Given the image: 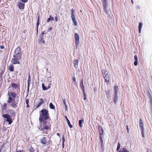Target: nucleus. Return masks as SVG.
<instances>
[{"label": "nucleus", "mask_w": 152, "mask_h": 152, "mask_svg": "<svg viewBox=\"0 0 152 152\" xmlns=\"http://www.w3.org/2000/svg\"><path fill=\"white\" fill-rule=\"evenodd\" d=\"M46 33L45 31H43L42 32L41 34H40V36H43V35Z\"/></svg>", "instance_id": "nucleus-40"}, {"label": "nucleus", "mask_w": 152, "mask_h": 152, "mask_svg": "<svg viewBox=\"0 0 152 152\" xmlns=\"http://www.w3.org/2000/svg\"><path fill=\"white\" fill-rule=\"evenodd\" d=\"M117 94H115L114 96V97L113 100L115 103H116L118 100V98L117 95Z\"/></svg>", "instance_id": "nucleus-21"}, {"label": "nucleus", "mask_w": 152, "mask_h": 152, "mask_svg": "<svg viewBox=\"0 0 152 152\" xmlns=\"http://www.w3.org/2000/svg\"><path fill=\"white\" fill-rule=\"evenodd\" d=\"M9 69L11 71H13L14 69V66L13 65H10L9 67Z\"/></svg>", "instance_id": "nucleus-29"}, {"label": "nucleus", "mask_w": 152, "mask_h": 152, "mask_svg": "<svg viewBox=\"0 0 152 152\" xmlns=\"http://www.w3.org/2000/svg\"><path fill=\"white\" fill-rule=\"evenodd\" d=\"M11 115H13L15 114V112H14V111H12V112L10 113Z\"/></svg>", "instance_id": "nucleus-45"}, {"label": "nucleus", "mask_w": 152, "mask_h": 152, "mask_svg": "<svg viewBox=\"0 0 152 152\" xmlns=\"http://www.w3.org/2000/svg\"><path fill=\"white\" fill-rule=\"evenodd\" d=\"M131 1L132 2V4H134V2H133V0H131Z\"/></svg>", "instance_id": "nucleus-61"}, {"label": "nucleus", "mask_w": 152, "mask_h": 152, "mask_svg": "<svg viewBox=\"0 0 152 152\" xmlns=\"http://www.w3.org/2000/svg\"><path fill=\"white\" fill-rule=\"evenodd\" d=\"M71 17H72L75 16V14H74V9H72L71 10Z\"/></svg>", "instance_id": "nucleus-31"}, {"label": "nucleus", "mask_w": 152, "mask_h": 152, "mask_svg": "<svg viewBox=\"0 0 152 152\" xmlns=\"http://www.w3.org/2000/svg\"><path fill=\"white\" fill-rule=\"evenodd\" d=\"M73 63L74 64V67L77 68L78 67V59H75L74 60Z\"/></svg>", "instance_id": "nucleus-16"}, {"label": "nucleus", "mask_w": 152, "mask_h": 152, "mask_svg": "<svg viewBox=\"0 0 152 152\" xmlns=\"http://www.w3.org/2000/svg\"><path fill=\"white\" fill-rule=\"evenodd\" d=\"M83 97L84 98V99L85 100H86L87 98H86V93H85V92H83Z\"/></svg>", "instance_id": "nucleus-38"}, {"label": "nucleus", "mask_w": 152, "mask_h": 152, "mask_svg": "<svg viewBox=\"0 0 152 152\" xmlns=\"http://www.w3.org/2000/svg\"><path fill=\"white\" fill-rule=\"evenodd\" d=\"M42 89L43 90H46L48 89V88H47L45 86V84L44 83H42Z\"/></svg>", "instance_id": "nucleus-32"}, {"label": "nucleus", "mask_w": 152, "mask_h": 152, "mask_svg": "<svg viewBox=\"0 0 152 152\" xmlns=\"http://www.w3.org/2000/svg\"><path fill=\"white\" fill-rule=\"evenodd\" d=\"M2 117L3 118H5L6 120L4 119L5 120L8 122L9 124H10L12 122V118L11 116L8 114H3Z\"/></svg>", "instance_id": "nucleus-6"}, {"label": "nucleus", "mask_w": 152, "mask_h": 152, "mask_svg": "<svg viewBox=\"0 0 152 152\" xmlns=\"http://www.w3.org/2000/svg\"><path fill=\"white\" fill-rule=\"evenodd\" d=\"M38 41L39 43H44L45 41L43 38V36H40Z\"/></svg>", "instance_id": "nucleus-13"}, {"label": "nucleus", "mask_w": 152, "mask_h": 152, "mask_svg": "<svg viewBox=\"0 0 152 152\" xmlns=\"http://www.w3.org/2000/svg\"><path fill=\"white\" fill-rule=\"evenodd\" d=\"M31 81V79H28L27 83H28V86H27V88L28 89H29V86H30V82Z\"/></svg>", "instance_id": "nucleus-33"}, {"label": "nucleus", "mask_w": 152, "mask_h": 152, "mask_svg": "<svg viewBox=\"0 0 152 152\" xmlns=\"http://www.w3.org/2000/svg\"><path fill=\"white\" fill-rule=\"evenodd\" d=\"M134 58L135 60L134 62V64L135 66H137L138 64L137 56V55H135L134 56Z\"/></svg>", "instance_id": "nucleus-18"}, {"label": "nucleus", "mask_w": 152, "mask_h": 152, "mask_svg": "<svg viewBox=\"0 0 152 152\" xmlns=\"http://www.w3.org/2000/svg\"><path fill=\"white\" fill-rule=\"evenodd\" d=\"M65 118L66 119V121H67V123H68V124L69 125V127L70 128H71L72 127V125L71 124L70 122V121H69V120H68V118H67V117L66 116H65Z\"/></svg>", "instance_id": "nucleus-24"}, {"label": "nucleus", "mask_w": 152, "mask_h": 152, "mask_svg": "<svg viewBox=\"0 0 152 152\" xmlns=\"http://www.w3.org/2000/svg\"><path fill=\"white\" fill-rule=\"evenodd\" d=\"M99 138H100V142H102V145L103 141H102V136H100Z\"/></svg>", "instance_id": "nucleus-42"}, {"label": "nucleus", "mask_w": 152, "mask_h": 152, "mask_svg": "<svg viewBox=\"0 0 152 152\" xmlns=\"http://www.w3.org/2000/svg\"><path fill=\"white\" fill-rule=\"evenodd\" d=\"M105 13V15L107 16V18H111V17L109 13L110 12V11H106L104 12Z\"/></svg>", "instance_id": "nucleus-23"}, {"label": "nucleus", "mask_w": 152, "mask_h": 152, "mask_svg": "<svg viewBox=\"0 0 152 152\" xmlns=\"http://www.w3.org/2000/svg\"><path fill=\"white\" fill-rule=\"evenodd\" d=\"M120 146H121L119 142H118V144L117 147V151H118L119 150Z\"/></svg>", "instance_id": "nucleus-35"}, {"label": "nucleus", "mask_w": 152, "mask_h": 152, "mask_svg": "<svg viewBox=\"0 0 152 152\" xmlns=\"http://www.w3.org/2000/svg\"><path fill=\"white\" fill-rule=\"evenodd\" d=\"M100 136H102L103 133V130L101 126H99L98 127Z\"/></svg>", "instance_id": "nucleus-17"}, {"label": "nucleus", "mask_w": 152, "mask_h": 152, "mask_svg": "<svg viewBox=\"0 0 152 152\" xmlns=\"http://www.w3.org/2000/svg\"><path fill=\"white\" fill-rule=\"evenodd\" d=\"M50 118L48 111L46 109L42 110L39 113V129L44 134H48L51 130V124L49 123L47 124V120Z\"/></svg>", "instance_id": "nucleus-1"}, {"label": "nucleus", "mask_w": 152, "mask_h": 152, "mask_svg": "<svg viewBox=\"0 0 152 152\" xmlns=\"http://www.w3.org/2000/svg\"><path fill=\"white\" fill-rule=\"evenodd\" d=\"M103 7V9L104 12L106 11H110V9L108 8V7H107V6H106Z\"/></svg>", "instance_id": "nucleus-27"}, {"label": "nucleus", "mask_w": 152, "mask_h": 152, "mask_svg": "<svg viewBox=\"0 0 152 152\" xmlns=\"http://www.w3.org/2000/svg\"><path fill=\"white\" fill-rule=\"evenodd\" d=\"M5 70V69H3V70H1L0 72V82H3V75L4 74Z\"/></svg>", "instance_id": "nucleus-14"}, {"label": "nucleus", "mask_w": 152, "mask_h": 152, "mask_svg": "<svg viewBox=\"0 0 152 152\" xmlns=\"http://www.w3.org/2000/svg\"><path fill=\"white\" fill-rule=\"evenodd\" d=\"M53 28L52 27H50L48 28V32L49 31H51L52 30Z\"/></svg>", "instance_id": "nucleus-51"}, {"label": "nucleus", "mask_w": 152, "mask_h": 152, "mask_svg": "<svg viewBox=\"0 0 152 152\" xmlns=\"http://www.w3.org/2000/svg\"><path fill=\"white\" fill-rule=\"evenodd\" d=\"M62 138V143H64V142H65V138L64 137V135L63 136Z\"/></svg>", "instance_id": "nucleus-43"}, {"label": "nucleus", "mask_w": 152, "mask_h": 152, "mask_svg": "<svg viewBox=\"0 0 152 152\" xmlns=\"http://www.w3.org/2000/svg\"><path fill=\"white\" fill-rule=\"evenodd\" d=\"M102 73L105 80V82L108 83L109 82V76L107 71L105 69L102 70Z\"/></svg>", "instance_id": "nucleus-5"}, {"label": "nucleus", "mask_w": 152, "mask_h": 152, "mask_svg": "<svg viewBox=\"0 0 152 152\" xmlns=\"http://www.w3.org/2000/svg\"><path fill=\"white\" fill-rule=\"evenodd\" d=\"M84 122V120L83 119H82V120H80L79 121V126L80 128H82L83 127V125L82 124Z\"/></svg>", "instance_id": "nucleus-22"}, {"label": "nucleus", "mask_w": 152, "mask_h": 152, "mask_svg": "<svg viewBox=\"0 0 152 152\" xmlns=\"http://www.w3.org/2000/svg\"><path fill=\"white\" fill-rule=\"evenodd\" d=\"M39 23V15L38 16V18L36 23V28L37 29H38V26Z\"/></svg>", "instance_id": "nucleus-25"}, {"label": "nucleus", "mask_w": 152, "mask_h": 152, "mask_svg": "<svg viewBox=\"0 0 152 152\" xmlns=\"http://www.w3.org/2000/svg\"><path fill=\"white\" fill-rule=\"evenodd\" d=\"M38 33V29H37V34Z\"/></svg>", "instance_id": "nucleus-62"}, {"label": "nucleus", "mask_w": 152, "mask_h": 152, "mask_svg": "<svg viewBox=\"0 0 152 152\" xmlns=\"http://www.w3.org/2000/svg\"><path fill=\"white\" fill-rule=\"evenodd\" d=\"M126 129V130L127 131V133H129V128H128V126H127Z\"/></svg>", "instance_id": "nucleus-50"}, {"label": "nucleus", "mask_w": 152, "mask_h": 152, "mask_svg": "<svg viewBox=\"0 0 152 152\" xmlns=\"http://www.w3.org/2000/svg\"><path fill=\"white\" fill-rule=\"evenodd\" d=\"M102 1L103 7L107 6V0H102Z\"/></svg>", "instance_id": "nucleus-26"}, {"label": "nucleus", "mask_w": 152, "mask_h": 152, "mask_svg": "<svg viewBox=\"0 0 152 152\" xmlns=\"http://www.w3.org/2000/svg\"><path fill=\"white\" fill-rule=\"evenodd\" d=\"M29 151L30 152H34V148L32 147L31 146V147L29 148Z\"/></svg>", "instance_id": "nucleus-34"}, {"label": "nucleus", "mask_w": 152, "mask_h": 152, "mask_svg": "<svg viewBox=\"0 0 152 152\" xmlns=\"http://www.w3.org/2000/svg\"><path fill=\"white\" fill-rule=\"evenodd\" d=\"M57 135L59 136V137H60V135L59 133H57Z\"/></svg>", "instance_id": "nucleus-60"}, {"label": "nucleus", "mask_w": 152, "mask_h": 152, "mask_svg": "<svg viewBox=\"0 0 152 152\" xmlns=\"http://www.w3.org/2000/svg\"><path fill=\"white\" fill-rule=\"evenodd\" d=\"M26 102L27 104H28L29 102V100L28 99H26Z\"/></svg>", "instance_id": "nucleus-53"}, {"label": "nucleus", "mask_w": 152, "mask_h": 152, "mask_svg": "<svg viewBox=\"0 0 152 152\" xmlns=\"http://www.w3.org/2000/svg\"><path fill=\"white\" fill-rule=\"evenodd\" d=\"M141 134H142V137H145V135H144V132H145V131H144V130H141Z\"/></svg>", "instance_id": "nucleus-37"}, {"label": "nucleus", "mask_w": 152, "mask_h": 152, "mask_svg": "<svg viewBox=\"0 0 152 152\" xmlns=\"http://www.w3.org/2000/svg\"><path fill=\"white\" fill-rule=\"evenodd\" d=\"M18 6L20 10H23L25 7V4L21 2H18Z\"/></svg>", "instance_id": "nucleus-12"}, {"label": "nucleus", "mask_w": 152, "mask_h": 152, "mask_svg": "<svg viewBox=\"0 0 152 152\" xmlns=\"http://www.w3.org/2000/svg\"><path fill=\"white\" fill-rule=\"evenodd\" d=\"M7 104L6 103H4L1 105V113L2 114H4V112L6 110L7 107Z\"/></svg>", "instance_id": "nucleus-10"}, {"label": "nucleus", "mask_w": 152, "mask_h": 152, "mask_svg": "<svg viewBox=\"0 0 152 152\" xmlns=\"http://www.w3.org/2000/svg\"><path fill=\"white\" fill-rule=\"evenodd\" d=\"M2 148L1 147L0 148V152H5L4 151H2Z\"/></svg>", "instance_id": "nucleus-54"}, {"label": "nucleus", "mask_w": 152, "mask_h": 152, "mask_svg": "<svg viewBox=\"0 0 152 152\" xmlns=\"http://www.w3.org/2000/svg\"><path fill=\"white\" fill-rule=\"evenodd\" d=\"M105 93L107 99H109V98H110L112 93L111 88L109 89V90L107 91H105Z\"/></svg>", "instance_id": "nucleus-9"}, {"label": "nucleus", "mask_w": 152, "mask_h": 152, "mask_svg": "<svg viewBox=\"0 0 152 152\" xmlns=\"http://www.w3.org/2000/svg\"><path fill=\"white\" fill-rule=\"evenodd\" d=\"M80 87L81 86H84L83 85V80L82 81H81V82L80 83Z\"/></svg>", "instance_id": "nucleus-49"}, {"label": "nucleus", "mask_w": 152, "mask_h": 152, "mask_svg": "<svg viewBox=\"0 0 152 152\" xmlns=\"http://www.w3.org/2000/svg\"><path fill=\"white\" fill-rule=\"evenodd\" d=\"M28 79H31V76L30 75V74L29 75Z\"/></svg>", "instance_id": "nucleus-57"}, {"label": "nucleus", "mask_w": 152, "mask_h": 152, "mask_svg": "<svg viewBox=\"0 0 152 152\" xmlns=\"http://www.w3.org/2000/svg\"><path fill=\"white\" fill-rule=\"evenodd\" d=\"M20 1L22 2L25 3L27 2L28 0H20Z\"/></svg>", "instance_id": "nucleus-44"}, {"label": "nucleus", "mask_w": 152, "mask_h": 152, "mask_svg": "<svg viewBox=\"0 0 152 152\" xmlns=\"http://www.w3.org/2000/svg\"><path fill=\"white\" fill-rule=\"evenodd\" d=\"M49 17L50 18V20L53 21L54 20V19L53 18L52 16L51 15H50L49 16Z\"/></svg>", "instance_id": "nucleus-41"}, {"label": "nucleus", "mask_w": 152, "mask_h": 152, "mask_svg": "<svg viewBox=\"0 0 152 152\" xmlns=\"http://www.w3.org/2000/svg\"><path fill=\"white\" fill-rule=\"evenodd\" d=\"M72 80L73 82H76V78L75 77H72Z\"/></svg>", "instance_id": "nucleus-46"}, {"label": "nucleus", "mask_w": 152, "mask_h": 152, "mask_svg": "<svg viewBox=\"0 0 152 152\" xmlns=\"http://www.w3.org/2000/svg\"><path fill=\"white\" fill-rule=\"evenodd\" d=\"M55 21L57 22L58 21L57 15H56V16L55 17Z\"/></svg>", "instance_id": "nucleus-48"}, {"label": "nucleus", "mask_w": 152, "mask_h": 152, "mask_svg": "<svg viewBox=\"0 0 152 152\" xmlns=\"http://www.w3.org/2000/svg\"><path fill=\"white\" fill-rule=\"evenodd\" d=\"M122 152H129L128 151H127V149L125 148H123V151Z\"/></svg>", "instance_id": "nucleus-39"}, {"label": "nucleus", "mask_w": 152, "mask_h": 152, "mask_svg": "<svg viewBox=\"0 0 152 152\" xmlns=\"http://www.w3.org/2000/svg\"><path fill=\"white\" fill-rule=\"evenodd\" d=\"M50 17L48 18L47 20H46V21L47 23H48L50 21Z\"/></svg>", "instance_id": "nucleus-52"}, {"label": "nucleus", "mask_w": 152, "mask_h": 152, "mask_svg": "<svg viewBox=\"0 0 152 152\" xmlns=\"http://www.w3.org/2000/svg\"><path fill=\"white\" fill-rule=\"evenodd\" d=\"M7 96H8V99L7 101V103L9 104L11 107L14 108H16L18 104V102L15 101L17 94L12 92H8Z\"/></svg>", "instance_id": "nucleus-3"}, {"label": "nucleus", "mask_w": 152, "mask_h": 152, "mask_svg": "<svg viewBox=\"0 0 152 152\" xmlns=\"http://www.w3.org/2000/svg\"><path fill=\"white\" fill-rule=\"evenodd\" d=\"M2 83V82H0V87H1Z\"/></svg>", "instance_id": "nucleus-59"}, {"label": "nucleus", "mask_w": 152, "mask_h": 152, "mask_svg": "<svg viewBox=\"0 0 152 152\" xmlns=\"http://www.w3.org/2000/svg\"><path fill=\"white\" fill-rule=\"evenodd\" d=\"M118 88L117 86H115L114 87V90L115 94H117V92L118 91Z\"/></svg>", "instance_id": "nucleus-28"}, {"label": "nucleus", "mask_w": 152, "mask_h": 152, "mask_svg": "<svg viewBox=\"0 0 152 152\" xmlns=\"http://www.w3.org/2000/svg\"><path fill=\"white\" fill-rule=\"evenodd\" d=\"M4 48V46L3 45L0 46V48L3 49Z\"/></svg>", "instance_id": "nucleus-55"}, {"label": "nucleus", "mask_w": 152, "mask_h": 152, "mask_svg": "<svg viewBox=\"0 0 152 152\" xmlns=\"http://www.w3.org/2000/svg\"><path fill=\"white\" fill-rule=\"evenodd\" d=\"M63 102L64 104L65 105V107L66 108H67V106H66V103L65 102V99L63 100Z\"/></svg>", "instance_id": "nucleus-47"}, {"label": "nucleus", "mask_w": 152, "mask_h": 152, "mask_svg": "<svg viewBox=\"0 0 152 152\" xmlns=\"http://www.w3.org/2000/svg\"><path fill=\"white\" fill-rule=\"evenodd\" d=\"M40 142L44 146H47L51 143L52 141L50 139L47 137H43L40 140Z\"/></svg>", "instance_id": "nucleus-4"}, {"label": "nucleus", "mask_w": 152, "mask_h": 152, "mask_svg": "<svg viewBox=\"0 0 152 152\" xmlns=\"http://www.w3.org/2000/svg\"><path fill=\"white\" fill-rule=\"evenodd\" d=\"M29 107V106L28 104H27V107Z\"/></svg>", "instance_id": "nucleus-63"}, {"label": "nucleus", "mask_w": 152, "mask_h": 152, "mask_svg": "<svg viewBox=\"0 0 152 152\" xmlns=\"http://www.w3.org/2000/svg\"><path fill=\"white\" fill-rule=\"evenodd\" d=\"M40 102H39L37 104H34V108L35 109H36L38 108L42 104L44 103V102L43 101V99L42 98L40 99H39Z\"/></svg>", "instance_id": "nucleus-8"}, {"label": "nucleus", "mask_w": 152, "mask_h": 152, "mask_svg": "<svg viewBox=\"0 0 152 152\" xmlns=\"http://www.w3.org/2000/svg\"><path fill=\"white\" fill-rule=\"evenodd\" d=\"M50 88V86H48V88H48V89H49V88Z\"/></svg>", "instance_id": "nucleus-64"}, {"label": "nucleus", "mask_w": 152, "mask_h": 152, "mask_svg": "<svg viewBox=\"0 0 152 152\" xmlns=\"http://www.w3.org/2000/svg\"><path fill=\"white\" fill-rule=\"evenodd\" d=\"M143 26V23L142 22H140L138 26V30H139V33H140L141 32V29L142 28Z\"/></svg>", "instance_id": "nucleus-19"}, {"label": "nucleus", "mask_w": 152, "mask_h": 152, "mask_svg": "<svg viewBox=\"0 0 152 152\" xmlns=\"http://www.w3.org/2000/svg\"><path fill=\"white\" fill-rule=\"evenodd\" d=\"M147 94V95H148V96L149 95L150 96H151L149 92H148Z\"/></svg>", "instance_id": "nucleus-58"}, {"label": "nucleus", "mask_w": 152, "mask_h": 152, "mask_svg": "<svg viewBox=\"0 0 152 152\" xmlns=\"http://www.w3.org/2000/svg\"><path fill=\"white\" fill-rule=\"evenodd\" d=\"M139 125L141 131L144 130L143 123L141 119H140L139 120Z\"/></svg>", "instance_id": "nucleus-11"}, {"label": "nucleus", "mask_w": 152, "mask_h": 152, "mask_svg": "<svg viewBox=\"0 0 152 152\" xmlns=\"http://www.w3.org/2000/svg\"><path fill=\"white\" fill-rule=\"evenodd\" d=\"M64 143H62V148H64Z\"/></svg>", "instance_id": "nucleus-56"}, {"label": "nucleus", "mask_w": 152, "mask_h": 152, "mask_svg": "<svg viewBox=\"0 0 152 152\" xmlns=\"http://www.w3.org/2000/svg\"><path fill=\"white\" fill-rule=\"evenodd\" d=\"M72 19V22L74 23V25L76 26L77 25V23L76 21V20L75 19V16L71 17Z\"/></svg>", "instance_id": "nucleus-20"}, {"label": "nucleus", "mask_w": 152, "mask_h": 152, "mask_svg": "<svg viewBox=\"0 0 152 152\" xmlns=\"http://www.w3.org/2000/svg\"><path fill=\"white\" fill-rule=\"evenodd\" d=\"M49 107L51 109H54L55 108L54 106L51 102L50 103Z\"/></svg>", "instance_id": "nucleus-30"}, {"label": "nucleus", "mask_w": 152, "mask_h": 152, "mask_svg": "<svg viewBox=\"0 0 152 152\" xmlns=\"http://www.w3.org/2000/svg\"><path fill=\"white\" fill-rule=\"evenodd\" d=\"M80 88L82 90L83 92H85V87L84 86H80Z\"/></svg>", "instance_id": "nucleus-36"}, {"label": "nucleus", "mask_w": 152, "mask_h": 152, "mask_svg": "<svg viewBox=\"0 0 152 152\" xmlns=\"http://www.w3.org/2000/svg\"><path fill=\"white\" fill-rule=\"evenodd\" d=\"M75 45L77 47L79 44V36L78 34L76 33H75Z\"/></svg>", "instance_id": "nucleus-7"}, {"label": "nucleus", "mask_w": 152, "mask_h": 152, "mask_svg": "<svg viewBox=\"0 0 152 152\" xmlns=\"http://www.w3.org/2000/svg\"><path fill=\"white\" fill-rule=\"evenodd\" d=\"M11 86L13 88L16 89L17 88H19L20 87V85L14 83H13L11 84Z\"/></svg>", "instance_id": "nucleus-15"}, {"label": "nucleus", "mask_w": 152, "mask_h": 152, "mask_svg": "<svg viewBox=\"0 0 152 152\" xmlns=\"http://www.w3.org/2000/svg\"><path fill=\"white\" fill-rule=\"evenodd\" d=\"M22 52L20 47H18L15 50L13 58L11 60V62L14 64H20L19 60L21 59Z\"/></svg>", "instance_id": "nucleus-2"}]
</instances>
